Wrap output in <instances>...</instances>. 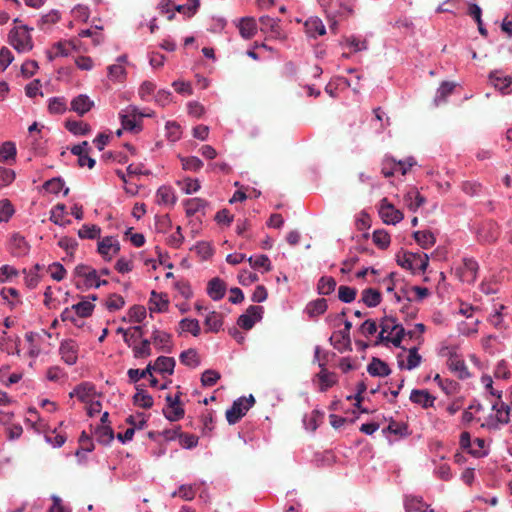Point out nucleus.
Wrapping results in <instances>:
<instances>
[{
  "label": "nucleus",
  "instance_id": "nucleus-10",
  "mask_svg": "<svg viewBox=\"0 0 512 512\" xmlns=\"http://www.w3.org/2000/svg\"><path fill=\"white\" fill-rule=\"evenodd\" d=\"M10 44L18 52L25 53L33 48L32 38L25 27L16 28L10 32Z\"/></svg>",
  "mask_w": 512,
  "mask_h": 512
},
{
  "label": "nucleus",
  "instance_id": "nucleus-58",
  "mask_svg": "<svg viewBox=\"0 0 512 512\" xmlns=\"http://www.w3.org/2000/svg\"><path fill=\"white\" fill-rule=\"evenodd\" d=\"M324 414L318 410L312 411L308 418L304 419V424L307 429L315 431L318 428L319 422L322 421Z\"/></svg>",
  "mask_w": 512,
  "mask_h": 512
},
{
  "label": "nucleus",
  "instance_id": "nucleus-41",
  "mask_svg": "<svg viewBox=\"0 0 512 512\" xmlns=\"http://www.w3.org/2000/svg\"><path fill=\"white\" fill-rule=\"evenodd\" d=\"M336 284L333 277L323 276L318 281L317 291L320 295H329L335 290Z\"/></svg>",
  "mask_w": 512,
  "mask_h": 512
},
{
  "label": "nucleus",
  "instance_id": "nucleus-57",
  "mask_svg": "<svg viewBox=\"0 0 512 512\" xmlns=\"http://www.w3.org/2000/svg\"><path fill=\"white\" fill-rule=\"evenodd\" d=\"M114 439V432L107 425H98V443L108 444Z\"/></svg>",
  "mask_w": 512,
  "mask_h": 512
},
{
  "label": "nucleus",
  "instance_id": "nucleus-18",
  "mask_svg": "<svg viewBox=\"0 0 512 512\" xmlns=\"http://www.w3.org/2000/svg\"><path fill=\"white\" fill-rule=\"evenodd\" d=\"M89 148V143L87 141H83L78 145H74L71 148V152L78 156L79 166H88L91 169L95 165V160L88 155Z\"/></svg>",
  "mask_w": 512,
  "mask_h": 512
},
{
  "label": "nucleus",
  "instance_id": "nucleus-8",
  "mask_svg": "<svg viewBox=\"0 0 512 512\" xmlns=\"http://www.w3.org/2000/svg\"><path fill=\"white\" fill-rule=\"evenodd\" d=\"M382 333L391 336V343L395 347H400L401 342L406 335L404 327L397 322L394 317L386 316L380 322Z\"/></svg>",
  "mask_w": 512,
  "mask_h": 512
},
{
  "label": "nucleus",
  "instance_id": "nucleus-29",
  "mask_svg": "<svg viewBox=\"0 0 512 512\" xmlns=\"http://www.w3.org/2000/svg\"><path fill=\"white\" fill-rule=\"evenodd\" d=\"M156 202L160 205L173 206L176 202L174 190L168 186H161L156 192Z\"/></svg>",
  "mask_w": 512,
  "mask_h": 512
},
{
  "label": "nucleus",
  "instance_id": "nucleus-31",
  "mask_svg": "<svg viewBox=\"0 0 512 512\" xmlns=\"http://www.w3.org/2000/svg\"><path fill=\"white\" fill-rule=\"evenodd\" d=\"M93 101L86 95H79L71 102V108L79 115H83L93 107Z\"/></svg>",
  "mask_w": 512,
  "mask_h": 512
},
{
  "label": "nucleus",
  "instance_id": "nucleus-48",
  "mask_svg": "<svg viewBox=\"0 0 512 512\" xmlns=\"http://www.w3.org/2000/svg\"><path fill=\"white\" fill-rule=\"evenodd\" d=\"M93 448L92 438L86 431H83L79 438V449L76 451V455L80 457L82 453L91 452Z\"/></svg>",
  "mask_w": 512,
  "mask_h": 512
},
{
  "label": "nucleus",
  "instance_id": "nucleus-50",
  "mask_svg": "<svg viewBox=\"0 0 512 512\" xmlns=\"http://www.w3.org/2000/svg\"><path fill=\"white\" fill-rule=\"evenodd\" d=\"M455 88L454 83L452 82H443L441 86L437 90V94L435 96V103L439 105L444 102L446 97L450 95Z\"/></svg>",
  "mask_w": 512,
  "mask_h": 512
},
{
  "label": "nucleus",
  "instance_id": "nucleus-6",
  "mask_svg": "<svg viewBox=\"0 0 512 512\" xmlns=\"http://www.w3.org/2000/svg\"><path fill=\"white\" fill-rule=\"evenodd\" d=\"M70 397H76L85 405L87 414L89 416H93V405L96 398V390L92 383L86 382L78 385L72 392H70Z\"/></svg>",
  "mask_w": 512,
  "mask_h": 512
},
{
  "label": "nucleus",
  "instance_id": "nucleus-56",
  "mask_svg": "<svg viewBox=\"0 0 512 512\" xmlns=\"http://www.w3.org/2000/svg\"><path fill=\"white\" fill-rule=\"evenodd\" d=\"M14 214V208L8 199H0V222H7Z\"/></svg>",
  "mask_w": 512,
  "mask_h": 512
},
{
  "label": "nucleus",
  "instance_id": "nucleus-40",
  "mask_svg": "<svg viewBox=\"0 0 512 512\" xmlns=\"http://www.w3.org/2000/svg\"><path fill=\"white\" fill-rule=\"evenodd\" d=\"M223 325L222 315L218 312H210L205 319L207 331L218 332Z\"/></svg>",
  "mask_w": 512,
  "mask_h": 512
},
{
  "label": "nucleus",
  "instance_id": "nucleus-22",
  "mask_svg": "<svg viewBox=\"0 0 512 512\" xmlns=\"http://www.w3.org/2000/svg\"><path fill=\"white\" fill-rule=\"evenodd\" d=\"M410 400L426 409L434 405L436 398L427 390L413 389L410 394Z\"/></svg>",
  "mask_w": 512,
  "mask_h": 512
},
{
  "label": "nucleus",
  "instance_id": "nucleus-53",
  "mask_svg": "<svg viewBox=\"0 0 512 512\" xmlns=\"http://www.w3.org/2000/svg\"><path fill=\"white\" fill-rule=\"evenodd\" d=\"M372 238L374 244L380 249H386L390 245V236L385 230H375Z\"/></svg>",
  "mask_w": 512,
  "mask_h": 512
},
{
  "label": "nucleus",
  "instance_id": "nucleus-27",
  "mask_svg": "<svg viewBox=\"0 0 512 512\" xmlns=\"http://www.w3.org/2000/svg\"><path fill=\"white\" fill-rule=\"evenodd\" d=\"M367 371L371 376L385 377L391 372L389 366L379 358L373 357L367 366Z\"/></svg>",
  "mask_w": 512,
  "mask_h": 512
},
{
  "label": "nucleus",
  "instance_id": "nucleus-16",
  "mask_svg": "<svg viewBox=\"0 0 512 512\" xmlns=\"http://www.w3.org/2000/svg\"><path fill=\"white\" fill-rule=\"evenodd\" d=\"M490 83L498 89L502 94L507 95L512 92V77L504 75L501 71L495 70L489 74Z\"/></svg>",
  "mask_w": 512,
  "mask_h": 512
},
{
  "label": "nucleus",
  "instance_id": "nucleus-64",
  "mask_svg": "<svg viewBox=\"0 0 512 512\" xmlns=\"http://www.w3.org/2000/svg\"><path fill=\"white\" fill-rule=\"evenodd\" d=\"M48 272L52 279L56 281H61L66 276V269L64 266L58 262H55L48 267Z\"/></svg>",
  "mask_w": 512,
  "mask_h": 512
},
{
  "label": "nucleus",
  "instance_id": "nucleus-12",
  "mask_svg": "<svg viewBox=\"0 0 512 512\" xmlns=\"http://www.w3.org/2000/svg\"><path fill=\"white\" fill-rule=\"evenodd\" d=\"M499 235V226L496 222L492 220L483 222L477 230V237L480 243H495Z\"/></svg>",
  "mask_w": 512,
  "mask_h": 512
},
{
  "label": "nucleus",
  "instance_id": "nucleus-60",
  "mask_svg": "<svg viewBox=\"0 0 512 512\" xmlns=\"http://www.w3.org/2000/svg\"><path fill=\"white\" fill-rule=\"evenodd\" d=\"M108 76L113 81L122 82L126 76V71L121 64H114L108 67Z\"/></svg>",
  "mask_w": 512,
  "mask_h": 512
},
{
  "label": "nucleus",
  "instance_id": "nucleus-2",
  "mask_svg": "<svg viewBox=\"0 0 512 512\" xmlns=\"http://www.w3.org/2000/svg\"><path fill=\"white\" fill-rule=\"evenodd\" d=\"M95 305L88 298H82V300L71 307L65 308L61 313V320L63 322H71L77 327L83 325L82 319L90 317L93 314Z\"/></svg>",
  "mask_w": 512,
  "mask_h": 512
},
{
  "label": "nucleus",
  "instance_id": "nucleus-61",
  "mask_svg": "<svg viewBox=\"0 0 512 512\" xmlns=\"http://www.w3.org/2000/svg\"><path fill=\"white\" fill-rule=\"evenodd\" d=\"M206 201L200 198H193L187 201L186 203V213L191 216L197 213L199 210L204 209L206 206Z\"/></svg>",
  "mask_w": 512,
  "mask_h": 512
},
{
  "label": "nucleus",
  "instance_id": "nucleus-63",
  "mask_svg": "<svg viewBox=\"0 0 512 512\" xmlns=\"http://www.w3.org/2000/svg\"><path fill=\"white\" fill-rule=\"evenodd\" d=\"M220 374L215 370H205L201 376V383L203 386L211 387L220 379Z\"/></svg>",
  "mask_w": 512,
  "mask_h": 512
},
{
  "label": "nucleus",
  "instance_id": "nucleus-37",
  "mask_svg": "<svg viewBox=\"0 0 512 512\" xmlns=\"http://www.w3.org/2000/svg\"><path fill=\"white\" fill-rule=\"evenodd\" d=\"M153 343L160 349L170 352V339L171 335L164 331L155 330L152 334Z\"/></svg>",
  "mask_w": 512,
  "mask_h": 512
},
{
  "label": "nucleus",
  "instance_id": "nucleus-5",
  "mask_svg": "<svg viewBox=\"0 0 512 512\" xmlns=\"http://www.w3.org/2000/svg\"><path fill=\"white\" fill-rule=\"evenodd\" d=\"M442 355L447 356L448 368L456 374L459 379H467L470 377L468 367L464 359L457 354L456 349L453 347H445L442 349Z\"/></svg>",
  "mask_w": 512,
  "mask_h": 512
},
{
  "label": "nucleus",
  "instance_id": "nucleus-42",
  "mask_svg": "<svg viewBox=\"0 0 512 512\" xmlns=\"http://www.w3.org/2000/svg\"><path fill=\"white\" fill-rule=\"evenodd\" d=\"M66 207L64 204H57L51 211V221L60 226H65L70 221L65 219Z\"/></svg>",
  "mask_w": 512,
  "mask_h": 512
},
{
  "label": "nucleus",
  "instance_id": "nucleus-17",
  "mask_svg": "<svg viewBox=\"0 0 512 512\" xmlns=\"http://www.w3.org/2000/svg\"><path fill=\"white\" fill-rule=\"evenodd\" d=\"M260 29L264 33H270L273 38H284L283 31L280 27L279 20L270 16H262L259 19Z\"/></svg>",
  "mask_w": 512,
  "mask_h": 512
},
{
  "label": "nucleus",
  "instance_id": "nucleus-1",
  "mask_svg": "<svg viewBox=\"0 0 512 512\" xmlns=\"http://www.w3.org/2000/svg\"><path fill=\"white\" fill-rule=\"evenodd\" d=\"M324 10L330 29L336 33L337 19L347 18L353 14L354 0H317Z\"/></svg>",
  "mask_w": 512,
  "mask_h": 512
},
{
  "label": "nucleus",
  "instance_id": "nucleus-34",
  "mask_svg": "<svg viewBox=\"0 0 512 512\" xmlns=\"http://www.w3.org/2000/svg\"><path fill=\"white\" fill-rule=\"evenodd\" d=\"M413 237L423 249L431 248L436 242L435 236L429 230L416 231L413 233Z\"/></svg>",
  "mask_w": 512,
  "mask_h": 512
},
{
  "label": "nucleus",
  "instance_id": "nucleus-14",
  "mask_svg": "<svg viewBox=\"0 0 512 512\" xmlns=\"http://www.w3.org/2000/svg\"><path fill=\"white\" fill-rule=\"evenodd\" d=\"M263 314V307L251 305L247 308L246 313L240 315L237 324L245 330H250L254 324L261 320Z\"/></svg>",
  "mask_w": 512,
  "mask_h": 512
},
{
  "label": "nucleus",
  "instance_id": "nucleus-59",
  "mask_svg": "<svg viewBox=\"0 0 512 512\" xmlns=\"http://www.w3.org/2000/svg\"><path fill=\"white\" fill-rule=\"evenodd\" d=\"M389 431L392 434H395L397 436L403 437L408 435V426L405 423L397 422V421H391L388 425V427L383 430Z\"/></svg>",
  "mask_w": 512,
  "mask_h": 512
},
{
  "label": "nucleus",
  "instance_id": "nucleus-55",
  "mask_svg": "<svg viewBox=\"0 0 512 512\" xmlns=\"http://www.w3.org/2000/svg\"><path fill=\"white\" fill-rule=\"evenodd\" d=\"M182 167L184 170L198 171L203 167V162L196 156L182 157Z\"/></svg>",
  "mask_w": 512,
  "mask_h": 512
},
{
  "label": "nucleus",
  "instance_id": "nucleus-39",
  "mask_svg": "<svg viewBox=\"0 0 512 512\" xmlns=\"http://www.w3.org/2000/svg\"><path fill=\"white\" fill-rule=\"evenodd\" d=\"M180 362L188 367L196 368L200 364L198 353L195 349L183 351L179 356Z\"/></svg>",
  "mask_w": 512,
  "mask_h": 512
},
{
  "label": "nucleus",
  "instance_id": "nucleus-4",
  "mask_svg": "<svg viewBox=\"0 0 512 512\" xmlns=\"http://www.w3.org/2000/svg\"><path fill=\"white\" fill-rule=\"evenodd\" d=\"M150 114L141 112L136 106H128L123 113L120 114L122 129L139 133L142 130V118L149 117Z\"/></svg>",
  "mask_w": 512,
  "mask_h": 512
},
{
  "label": "nucleus",
  "instance_id": "nucleus-30",
  "mask_svg": "<svg viewBox=\"0 0 512 512\" xmlns=\"http://www.w3.org/2000/svg\"><path fill=\"white\" fill-rule=\"evenodd\" d=\"M327 308V300L324 298H318L314 301L309 302L306 305L305 312L308 314L310 318H315L324 314Z\"/></svg>",
  "mask_w": 512,
  "mask_h": 512
},
{
  "label": "nucleus",
  "instance_id": "nucleus-38",
  "mask_svg": "<svg viewBox=\"0 0 512 512\" xmlns=\"http://www.w3.org/2000/svg\"><path fill=\"white\" fill-rule=\"evenodd\" d=\"M429 505L426 504L422 498L418 497H407L405 500L406 512H426Z\"/></svg>",
  "mask_w": 512,
  "mask_h": 512
},
{
  "label": "nucleus",
  "instance_id": "nucleus-21",
  "mask_svg": "<svg viewBox=\"0 0 512 512\" xmlns=\"http://www.w3.org/2000/svg\"><path fill=\"white\" fill-rule=\"evenodd\" d=\"M306 34L311 38L322 36L326 33L325 26L319 17H310L304 23Z\"/></svg>",
  "mask_w": 512,
  "mask_h": 512
},
{
  "label": "nucleus",
  "instance_id": "nucleus-45",
  "mask_svg": "<svg viewBox=\"0 0 512 512\" xmlns=\"http://www.w3.org/2000/svg\"><path fill=\"white\" fill-rule=\"evenodd\" d=\"M200 7V0H187L186 4L175 6V10L179 13H182L188 17H192L196 14L198 8Z\"/></svg>",
  "mask_w": 512,
  "mask_h": 512
},
{
  "label": "nucleus",
  "instance_id": "nucleus-54",
  "mask_svg": "<svg viewBox=\"0 0 512 512\" xmlns=\"http://www.w3.org/2000/svg\"><path fill=\"white\" fill-rule=\"evenodd\" d=\"M39 270H40V265L36 264L33 267V269H31L28 272H25L24 280H25V284L28 288L33 289L38 285L39 280H40V276L38 273Z\"/></svg>",
  "mask_w": 512,
  "mask_h": 512
},
{
  "label": "nucleus",
  "instance_id": "nucleus-35",
  "mask_svg": "<svg viewBox=\"0 0 512 512\" xmlns=\"http://www.w3.org/2000/svg\"><path fill=\"white\" fill-rule=\"evenodd\" d=\"M137 392L133 396V403L144 409H149L153 406V398L142 388L136 387Z\"/></svg>",
  "mask_w": 512,
  "mask_h": 512
},
{
  "label": "nucleus",
  "instance_id": "nucleus-3",
  "mask_svg": "<svg viewBox=\"0 0 512 512\" xmlns=\"http://www.w3.org/2000/svg\"><path fill=\"white\" fill-rule=\"evenodd\" d=\"M396 261L399 266L412 272H424L429 265V257L425 253L404 252L396 255Z\"/></svg>",
  "mask_w": 512,
  "mask_h": 512
},
{
  "label": "nucleus",
  "instance_id": "nucleus-52",
  "mask_svg": "<svg viewBox=\"0 0 512 512\" xmlns=\"http://www.w3.org/2000/svg\"><path fill=\"white\" fill-rule=\"evenodd\" d=\"M143 336L142 328L140 326H134L129 328L124 333V340L129 346L135 345L138 340Z\"/></svg>",
  "mask_w": 512,
  "mask_h": 512
},
{
  "label": "nucleus",
  "instance_id": "nucleus-36",
  "mask_svg": "<svg viewBox=\"0 0 512 512\" xmlns=\"http://www.w3.org/2000/svg\"><path fill=\"white\" fill-rule=\"evenodd\" d=\"M320 367L322 368L320 373L317 374V377L320 382V391L324 392L328 390L330 387L335 385L336 378L333 373H330L327 371V369L324 367V364H320Z\"/></svg>",
  "mask_w": 512,
  "mask_h": 512
},
{
  "label": "nucleus",
  "instance_id": "nucleus-19",
  "mask_svg": "<svg viewBox=\"0 0 512 512\" xmlns=\"http://www.w3.org/2000/svg\"><path fill=\"white\" fill-rule=\"evenodd\" d=\"M386 199L383 200V204L380 208V215L383 219V221L387 224H396L400 222L403 219V213L395 209L393 205L391 204H385Z\"/></svg>",
  "mask_w": 512,
  "mask_h": 512
},
{
  "label": "nucleus",
  "instance_id": "nucleus-7",
  "mask_svg": "<svg viewBox=\"0 0 512 512\" xmlns=\"http://www.w3.org/2000/svg\"><path fill=\"white\" fill-rule=\"evenodd\" d=\"M255 404L253 395L249 397H240L235 400L230 409L226 411V419L229 424H236L247 411Z\"/></svg>",
  "mask_w": 512,
  "mask_h": 512
},
{
  "label": "nucleus",
  "instance_id": "nucleus-62",
  "mask_svg": "<svg viewBox=\"0 0 512 512\" xmlns=\"http://www.w3.org/2000/svg\"><path fill=\"white\" fill-rule=\"evenodd\" d=\"M134 356L136 358H145L151 355V347H150V341L147 339H144L141 341L140 345H134L133 346Z\"/></svg>",
  "mask_w": 512,
  "mask_h": 512
},
{
  "label": "nucleus",
  "instance_id": "nucleus-49",
  "mask_svg": "<svg viewBox=\"0 0 512 512\" xmlns=\"http://www.w3.org/2000/svg\"><path fill=\"white\" fill-rule=\"evenodd\" d=\"M179 326L182 331L190 332L193 336H198L201 331L199 322L196 319H182Z\"/></svg>",
  "mask_w": 512,
  "mask_h": 512
},
{
  "label": "nucleus",
  "instance_id": "nucleus-23",
  "mask_svg": "<svg viewBox=\"0 0 512 512\" xmlns=\"http://www.w3.org/2000/svg\"><path fill=\"white\" fill-rule=\"evenodd\" d=\"M226 292V285L223 280L218 277L208 282L207 294L215 301L222 299Z\"/></svg>",
  "mask_w": 512,
  "mask_h": 512
},
{
  "label": "nucleus",
  "instance_id": "nucleus-24",
  "mask_svg": "<svg viewBox=\"0 0 512 512\" xmlns=\"http://www.w3.org/2000/svg\"><path fill=\"white\" fill-rule=\"evenodd\" d=\"M175 368V359L173 357L159 356L152 365V370L161 374L172 375Z\"/></svg>",
  "mask_w": 512,
  "mask_h": 512
},
{
  "label": "nucleus",
  "instance_id": "nucleus-9",
  "mask_svg": "<svg viewBox=\"0 0 512 512\" xmlns=\"http://www.w3.org/2000/svg\"><path fill=\"white\" fill-rule=\"evenodd\" d=\"M75 285L78 289L86 290L96 286V270L85 264H79L75 267Z\"/></svg>",
  "mask_w": 512,
  "mask_h": 512
},
{
  "label": "nucleus",
  "instance_id": "nucleus-20",
  "mask_svg": "<svg viewBox=\"0 0 512 512\" xmlns=\"http://www.w3.org/2000/svg\"><path fill=\"white\" fill-rule=\"evenodd\" d=\"M30 246L19 233H14L10 240V250L14 256L21 257L29 252Z\"/></svg>",
  "mask_w": 512,
  "mask_h": 512
},
{
  "label": "nucleus",
  "instance_id": "nucleus-11",
  "mask_svg": "<svg viewBox=\"0 0 512 512\" xmlns=\"http://www.w3.org/2000/svg\"><path fill=\"white\" fill-rule=\"evenodd\" d=\"M479 271L478 262L473 258H464L462 264L456 268L455 273L461 282L473 284Z\"/></svg>",
  "mask_w": 512,
  "mask_h": 512
},
{
  "label": "nucleus",
  "instance_id": "nucleus-32",
  "mask_svg": "<svg viewBox=\"0 0 512 512\" xmlns=\"http://www.w3.org/2000/svg\"><path fill=\"white\" fill-rule=\"evenodd\" d=\"M169 306L166 295L158 294L152 291L149 309L151 312H165Z\"/></svg>",
  "mask_w": 512,
  "mask_h": 512
},
{
  "label": "nucleus",
  "instance_id": "nucleus-46",
  "mask_svg": "<svg viewBox=\"0 0 512 512\" xmlns=\"http://www.w3.org/2000/svg\"><path fill=\"white\" fill-rule=\"evenodd\" d=\"M48 110L52 114H62L67 110V103L63 97H53L49 100Z\"/></svg>",
  "mask_w": 512,
  "mask_h": 512
},
{
  "label": "nucleus",
  "instance_id": "nucleus-44",
  "mask_svg": "<svg viewBox=\"0 0 512 512\" xmlns=\"http://www.w3.org/2000/svg\"><path fill=\"white\" fill-rule=\"evenodd\" d=\"M65 127L75 135H84L91 130L90 126L83 121L67 120L65 122Z\"/></svg>",
  "mask_w": 512,
  "mask_h": 512
},
{
  "label": "nucleus",
  "instance_id": "nucleus-47",
  "mask_svg": "<svg viewBox=\"0 0 512 512\" xmlns=\"http://www.w3.org/2000/svg\"><path fill=\"white\" fill-rule=\"evenodd\" d=\"M16 147L13 142H4L0 145V161L15 160Z\"/></svg>",
  "mask_w": 512,
  "mask_h": 512
},
{
  "label": "nucleus",
  "instance_id": "nucleus-15",
  "mask_svg": "<svg viewBox=\"0 0 512 512\" xmlns=\"http://www.w3.org/2000/svg\"><path fill=\"white\" fill-rule=\"evenodd\" d=\"M120 250V243L115 237H105L98 242V254L105 260H111Z\"/></svg>",
  "mask_w": 512,
  "mask_h": 512
},
{
  "label": "nucleus",
  "instance_id": "nucleus-43",
  "mask_svg": "<svg viewBox=\"0 0 512 512\" xmlns=\"http://www.w3.org/2000/svg\"><path fill=\"white\" fill-rule=\"evenodd\" d=\"M248 262L250 266L254 269L263 268L264 271L268 272L272 269L271 267V261L267 255H258V256H251L248 258Z\"/></svg>",
  "mask_w": 512,
  "mask_h": 512
},
{
  "label": "nucleus",
  "instance_id": "nucleus-28",
  "mask_svg": "<svg viewBox=\"0 0 512 512\" xmlns=\"http://www.w3.org/2000/svg\"><path fill=\"white\" fill-rule=\"evenodd\" d=\"M426 202V199L414 188L404 195V203L411 211H416Z\"/></svg>",
  "mask_w": 512,
  "mask_h": 512
},
{
  "label": "nucleus",
  "instance_id": "nucleus-13",
  "mask_svg": "<svg viewBox=\"0 0 512 512\" xmlns=\"http://www.w3.org/2000/svg\"><path fill=\"white\" fill-rule=\"evenodd\" d=\"M180 394L166 396L167 405L163 409V413L169 421H178L184 416L185 412L180 403Z\"/></svg>",
  "mask_w": 512,
  "mask_h": 512
},
{
  "label": "nucleus",
  "instance_id": "nucleus-33",
  "mask_svg": "<svg viewBox=\"0 0 512 512\" xmlns=\"http://www.w3.org/2000/svg\"><path fill=\"white\" fill-rule=\"evenodd\" d=\"M361 295L362 302L370 308L378 306L382 300L381 293L374 288L364 289Z\"/></svg>",
  "mask_w": 512,
  "mask_h": 512
},
{
  "label": "nucleus",
  "instance_id": "nucleus-51",
  "mask_svg": "<svg viewBox=\"0 0 512 512\" xmlns=\"http://www.w3.org/2000/svg\"><path fill=\"white\" fill-rule=\"evenodd\" d=\"M357 295V290L355 288L341 285L338 288V298L340 301L344 303H351L355 300Z\"/></svg>",
  "mask_w": 512,
  "mask_h": 512
},
{
  "label": "nucleus",
  "instance_id": "nucleus-25",
  "mask_svg": "<svg viewBox=\"0 0 512 512\" xmlns=\"http://www.w3.org/2000/svg\"><path fill=\"white\" fill-rule=\"evenodd\" d=\"M238 28L244 39H251L257 32L256 20L253 17H244L239 21Z\"/></svg>",
  "mask_w": 512,
  "mask_h": 512
},
{
  "label": "nucleus",
  "instance_id": "nucleus-26",
  "mask_svg": "<svg viewBox=\"0 0 512 512\" xmlns=\"http://www.w3.org/2000/svg\"><path fill=\"white\" fill-rule=\"evenodd\" d=\"M60 355L67 364H75L78 358L76 344L73 341L63 342L60 348Z\"/></svg>",
  "mask_w": 512,
  "mask_h": 512
}]
</instances>
